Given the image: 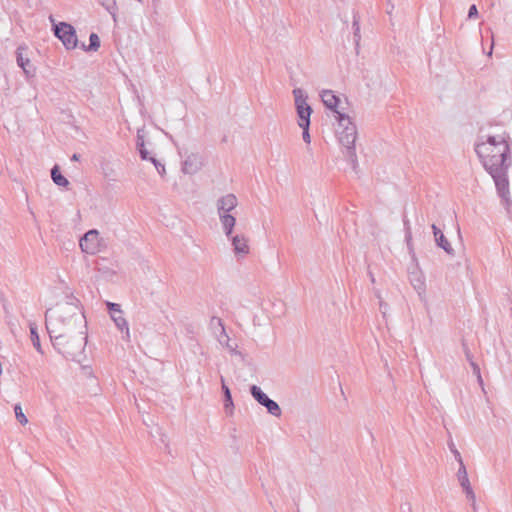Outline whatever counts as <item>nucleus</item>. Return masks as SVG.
Returning <instances> with one entry per match:
<instances>
[{
  "label": "nucleus",
  "mask_w": 512,
  "mask_h": 512,
  "mask_svg": "<svg viewBox=\"0 0 512 512\" xmlns=\"http://www.w3.org/2000/svg\"><path fill=\"white\" fill-rule=\"evenodd\" d=\"M220 221L222 223L225 235L231 237L233 229L236 224V218L230 213H219Z\"/></svg>",
  "instance_id": "dca6fc26"
},
{
  "label": "nucleus",
  "mask_w": 512,
  "mask_h": 512,
  "mask_svg": "<svg viewBox=\"0 0 512 512\" xmlns=\"http://www.w3.org/2000/svg\"><path fill=\"white\" fill-rule=\"evenodd\" d=\"M335 118L338 122L336 132L339 142L343 145L345 150L348 149V147H355V141L357 139V127L355 123H353L351 118L345 113H338V115H335Z\"/></svg>",
  "instance_id": "7ed1b4c3"
},
{
  "label": "nucleus",
  "mask_w": 512,
  "mask_h": 512,
  "mask_svg": "<svg viewBox=\"0 0 512 512\" xmlns=\"http://www.w3.org/2000/svg\"><path fill=\"white\" fill-rule=\"evenodd\" d=\"M359 16L357 13H354L353 14V23H352V27H353V36H354V42H355V45L356 47L359 45V41L361 39V36H360V24H359Z\"/></svg>",
  "instance_id": "393cba45"
},
{
  "label": "nucleus",
  "mask_w": 512,
  "mask_h": 512,
  "mask_svg": "<svg viewBox=\"0 0 512 512\" xmlns=\"http://www.w3.org/2000/svg\"><path fill=\"white\" fill-rule=\"evenodd\" d=\"M55 35L62 41L67 49H74L77 46V36L74 28L65 22L55 25Z\"/></svg>",
  "instance_id": "39448f33"
},
{
  "label": "nucleus",
  "mask_w": 512,
  "mask_h": 512,
  "mask_svg": "<svg viewBox=\"0 0 512 512\" xmlns=\"http://www.w3.org/2000/svg\"><path fill=\"white\" fill-rule=\"evenodd\" d=\"M237 206V198L234 194H227L217 202L218 213H229Z\"/></svg>",
  "instance_id": "ddd939ff"
},
{
  "label": "nucleus",
  "mask_w": 512,
  "mask_h": 512,
  "mask_svg": "<svg viewBox=\"0 0 512 512\" xmlns=\"http://www.w3.org/2000/svg\"><path fill=\"white\" fill-rule=\"evenodd\" d=\"M89 41H90V44H89L88 50H90V51L98 50V48L100 47V39H99L98 35L95 33H92L89 37Z\"/></svg>",
  "instance_id": "c756f323"
},
{
  "label": "nucleus",
  "mask_w": 512,
  "mask_h": 512,
  "mask_svg": "<svg viewBox=\"0 0 512 512\" xmlns=\"http://www.w3.org/2000/svg\"><path fill=\"white\" fill-rule=\"evenodd\" d=\"M346 159L351 163L352 169L355 173H358V160L356 155L355 147H348V149L343 151Z\"/></svg>",
  "instance_id": "4be33fe9"
},
{
  "label": "nucleus",
  "mask_w": 512,
  "mask_h": 512,
  "mask_svg": "<svg viewBox=\"0 0 512 512\" xmlns=\"http://www.w3.org/2000/svg\"><path fill=\"white\" fill-rule=\"evenodd\" d=\"M161 442L165 444L166 447H168L167 439L165 435H162Z\"/></svg>",
  "instance_id": "a19ab883"
},
{
  "label": "nucleus",
  "mask_w": 512,
  "mask_h": 512,
  "mask_svg": "<svg viewBox=\"0 0 512 512\" xmlns=\"http://www.w3.org/2000/svg\"><path fill=\"white\" fill-rule=\"evenodd\" d=\"M474 150L483 168L494 180L496 190L506 191L508 170L512 165L509 134L488 135L485 141L475 143Z\"/></svg>",
  "instance_id": "f03ea898"
},
{
  "label": "nucleus",
  "mask_w": 512,
  "mask_h": 512,
  "mask_svg": "<svg viewBox=\"0 0 512 512\" xmlns=\"http://www.w3.org/2000/svg\"><path fill=\"white\" fill-rule=\"evenodd\" d=\"M222 338H223V336H222V335H220L219 342H220L221 344H224V341H223V339H222ZM224 338H226L225 345L227 346V348H229V349H230V351H232V352H234V353H238V352L235 350V348H234V347H232V346H231V344H229V340H230V339H229V337H228V335H227V334H226V336H224Z\"/></svg>",
  "instance_id": "f704fd0d"
},
{
  "label": "nucleus",
  "mask_w": 512,
  "mask_h": 512,
  "mask_svg": "<svg viewBox=\"0 0 512 512\" xmlns=\"http://www.w3.org/2000/svg\"><path fill=\"white\" fill-rule=\"evenodd\" d=\"M380 308H385V305H383L382 302H380Z\"/></svg>",
  "instance_id": "49530a36"
},
{
  "label": "nucleus",
  "mask_w": 512,
  "mask_h": 512,
  "mask_svg": "<svg viewBox=\"0 0 512 512\" xmlns=\"http://www.w3.org/2000/svg\"><path fill=\"white\" fill-rule=\"evenodd\" d=\"M29 328H30V335H31V341H32L33 346L39 353L43 354V350L41 347L40 338H39V335L37 332L36 325L34 323H30Z\"/></svg>",
  "instance_id": "5701e85b"
},
{
  "label": "nucleus",
  "mask_w": 512,
  "mask_h": 512,
  "mask_svg": "<svg viewBox=\"0 0 512 512\" xmlns=\"http://www.w3.org/2000/svg\"><path fill=\"white\" fill-rule=\"evenodd\" d=\"M477 380H478L479 384H480L481 386H483V380H482V377L480 376V378H477Z\"/></svg>",
  "instance_id": "79ce46f5"
},
{
  "label": "nucleus",
  "mask_w": 512,
  "mask_h": 512,
  "mask_svg": "<svg viewBox=\"0 0 512 512\" xmlns=\"http://www.w3.org/2000/svg\"><path fill=\"white\" fill-rule=\"evenodd\" d=\"M292 93L294 96L295 108L298 116V125L311 124L310 117L313 113V109L307 103V93L301 88H295Z\"/></svg>",
  "instance_id": "20e7f679"
},
{
  "label": "nucleus",
  "mask_w": 512,
  "mask_h": 512,
  "mask_svg": "<svg viewBox=\"0 0 512 512\" xmlns=\"http://www.w3.org/2000/svg\"><path fill=\"white\" fill-rule=\"evenodd\" d=\"M221 390L223 393V403H224V409L227 414H232L234 403L232 399V394L230 388L226 385L224 377L221 376Z\"/></svg>",
  "instance_id": "2eb2a0df"
},
{
  "label": "nucleus",
  "mask_w": 512,
  "mask_h": 512,
  "mask_svg": "<svg viewBox=\"0 0 512 512\" xmlns=\"http://www.w3.org/2000/svg\"><path fill=\"white\" fill-rule=\"evenodd\" d=\"M216 323H217V325H218V326H220V328H221V335H222V336H226V332H225V328H224V324H223V322H222V319H221V318H219V317L213 316V317L211 318V325L216 324Z\"/></svg>",
  "instance_id": "473e14b6"
},
{
  "label": "nucleus",
  "mask_w": 512,
  "mask_h": 512,
  "mask_svg": "<svg viewBox=\"0 0 512 512\" xmlns=\"http://www.w3.org/2000/svg\"><path fill=\"white\" fill-rule=\"evenodd\" d=\"M407 506L408 511H411V505L409 503L405 504Z\"/></svg>",
  "instance_id": "37998d69"
},
{
  "label": "nucleus",
  "mask_w": 512,
  "mask_h": 512,
  "mask_svg": "<svg viewBox=\"0 0 512 512\" xmlns=\"http://www.w3.org/2000/svg\"><path fill=\"white\" fill-rule=\"evenodd\" d=\"M380 308H385V305H383L382 302H380Z\"/></svg>",
  "instance_id": "a18cd8bd"
},
{
  "label": "nucleus",
  "mask_w": 512,
  "mask_h": 512,
  "mask_svg": "<svg viewBox=\"0 0 512 512\" xmlns=\"http://www.w3.org/2000/svg\"><path fill=\"white\" fill-rule=\"evenodd\" d=\"M149 161L155 166L159 175L161 177H164V175L166 174L165 165L162 164L157 158H155L153 156L149 159Z\"/></svg>",
  "instance_id": "c85d7f7f"
},
{
  "label": "nucleus",
  "mask_w": 512,
  "mask_h": 512,
  "mask_svg": "<svg viewBox=\"0 0 512 512\" xmlns=\"http://www.w3.org/2000/svg\"><path fill=\"white\" fill-rule=\"evenodd\" d=\"M498 196L501 198L503 205L507 211V214L512 216V201L509 198V184L506 187V191L500 192L499 190H496Z\"/></svg>",
  "instance_id": "b1692460"
},
{
  "label": "nucleus",
  "mask_w": 512,
  "mask_h": 512,
  "mask_svg": "<svg viewBox=\"0 0 512 512\" xmlns=\"http://www.w3.org/2000/svg\"><path fill=\"white\" fill-rule=\"evenodd\" d=\"M45 317L54 348L73 360L81 355L87 342V324L79 301L69 298L58 302L46 311Z\"/></svg>",
  "instance_id": "f257e3e1"
},
{
  "label": "nucleus",
  "mask_w": 512,
  "mask_h": 512,
  "mask_svg": "<svg viewBox=\"0 0 512 512\" xmlns=\"http://www.w3.org/2000/svg\"><path fill=\"white\" fill-rule=\"evenodd\" d=\"M478 16H479V12H478L477 6L475 4H472L469 7L467 18L470 20V19H475Z\"/></svg>",
  "instance_id": "2f4dec72"
},
{
  "label": "nucleus",
  "mask_w": 512,
  "mask_h": 512,
  "mask_svg": "<svg viewBox=\"0 0 512 512\" xmlns=\"http://www.w3.org/2000/svg\"><path fill=\"white\" fill-rule=\"evenodd\" d=\"M403 224H404L405 235H407V231H411V227H410V222L406 217H404V219H403Z\"/></svg>",
  "instance_id": "e433bc0d"
},
{
  "label": "nucleus",
  "mask_w": 512,
  "mask_h": 512,
  "mask_svg": "<svg viewBox=\"0 0 512 512\" xmlns=\"http://www.w3.org/2000/svg\"><path fill=\"white\" fill-rule=\"evenodd\" d=\"M80 248L87 254H96L100 251L101 241L97 230H90L80 239Z\"/></svg>",
  "instance_id": "423d86ee"
},
{
  "label": "nucleus",
  "mask_w": 512,
  "mask_h": 512,
  "mask_svg": "<svg viewBox=\"0 0 512 512\" xmlns=\"http://www.w3.org/2000/svg\"><path fill=\"white\" fill-rule=\"evenodd\" d=\"M250 394L252 395V397L258 402V404H260L261 406L263 405L264 402L267 401V399L269 398V396L263 392V390L257 386V385H251L250 386Z\"/></svg>",
  "instance_id": "6ab92c4d"
},
{
  "label": "nucleus",
  "mask_w": 512,
  "mask_h": 512,
  "mask_svg": "<svg viewBox=\"0 0 512 512\" xmlns=\"http://www.w3.org/2000/svg\"><path fill=\"white\" fill-rule=\"evenodd\" d=\"M23 48L19 47L17 50V64L23 69L27 76H32L34 71L29 69L30 60L23 56Z\"/></svg>",
  "instance_id": "a211bd4d"
},
{
  "label": "nucleus",
  "mask_w": 512,
  "mask_h": 512,
  "mask_svg": "<svg viewBox=\"0 0 512 512\" xmlns=\"http://www.w3.org/2000/svg\"><path fill=\"white\" fill-rule=\"evenodd\" d=\"M299 127L302 129V138L303 141L307 144H310L311 142V136H310V124H303L299 125Z\"/></svg>",
  "instance_id": "7c9ffc66"
},
{
  "label": "nucleus",
  "mask_w": 512,
  "mask_h": 512,
  "mask_svg": "<svg viewBox=\"0 0 512 512\" xmlns=\"http://www.w3.org/2000/svg\"><path fill=\"white\" fill-rule=\"evenodd\" d=\"M14 413H15V417H16L17 421L21 425L25 426L28 423V419H27L26 415L24 414L23 409L20 404H16L14 406Z\"/></svg>",
  "instance_id": "a878e982"
},
{
  "label": "nucleus",
  "mask_w": 512,
  "mask_h": 512,
  "mask_svg": "<svg viewBox=\"0 0 512 512\" xmlns=\"http://www.w3.org/2000/svg\"><path fill=\"white\" fill-rule=\"evenodd\" d=\"M370 279L372 280V282H374V277L372 274H370Z\"/></svg>",
  "instance_id": "c03bdc74"
},
{
  "label": "nucleus",
  "mask_w": 512,
  "mask_h": 512,
  "mask_svg": "<svg viewBox=\"0 0 512 512\" xmlns=\"http://www.w3.org/2000/svg\"><path fill=\"white\" fill-rule=\"evenodd\" d=\"M139 2H142V0H138Z\"/></svg>",
  "instance_id": "de8ad7c7"
},
{
  "label": "nucleus",
  "mask_w": 512,
  "mask_h": 512,
  "mask_svg": "<svg viewBox=\"0 0 512 512\" xmlns=\"http://www.w3.org/2000/svg\"><path fill=\"white\" fill-rule=\"evenodd\" d=\"M463 349H464V353H465L467 361L469 362V364H471V361H474L473 355L465 343H463Z\"/></svg>",
  "instance_id": "c9c22d12"
},
{
  "label": "nucleus",
  "mask_w": 512,
  "mask_h": 512,
  "mask_svg": "<svg viewBox=\"0 0 512 512\" xmlns=\"http://www.w3.org/2000/svg\"><path fill=\"white\" fill-rule=\"evenodd\" d=\"M51 178L53 182L58 186L67 187L69 185V181L60 173L59 167L57 165L54 166L51 170Z\"/></svg>",
  "instance_id": "aec40b11"
},
{
  "label": "nucleus",
  "mask_w": 512,
  "mask_h": 512,
  "mask_svg": "<svg viewBox=\"0 0 512 512\" xmlns=\"http://www.w3.org/2000/svg\"><path fill=\"white\" fill-rule=\"evenodd\" d=\"M202 157L198 153H191L182 163V171L185 174L193 175L202 167Z\"/></svg>",
  "instance_id": "6e6552de"
},
{
  "label": "nucleus",
  "mask_w": 512,
  "mask_h": 512,
  "mask_svg": "<svg viewBox=\"0 0 512 512\" xmlns=\"http://www.w3.org/2000/svg\"><path fill=\"white\" fill-rule=\"evenodd\" d=\"M144 137H145L144 129H138L135 147H136V151L139 153L141 160L149 161V159L152 156L150 155V152L146 148Z\"/></svg>",
  "instance_id": "4468645a"
},
{
  "label": "nucleus",
  "mask_w": 512,
  "mask_h": 512,
  "mask_svg": "<svg viewBox=\"0 0 512 512\" xmlns=\"http://www.w3.org/2000/svg\"><path fill=\"white\" fill-rule=\"evenodd\" d=\"M410 282L419 297L422 299L426 292V285L424 277L420 273H412L410 276Z\"/></svg>",
  "instance_id": "f3484780"
},
{
  "label": "nucleus",
  "mask_w": 512,
  "mask_h": 512,
  "mask_svg": "<svg viewBox=\"0 0 512 512\" xmlns=\"http://www.w3.org/2000/svg\"><path fill=\"white\" fill-rule=\"evenodd\" d=\"M79 159H80V155H78V154H73L71 157L72 161H79Z\"/></svg>",
  "instance_id": "ea45409f"
},
{
  "label": "nucleus",
  "mask_w": 512,
  "mask_h": 512,
  "mask_svg": "<svg viewBox=\"0 0 512 512\" xmlns=\"http://www.w3.org/2000/svg\"><path fill=\"white\" fill-rule=\"evenodd\" d=\"M457 479L459 481L460 486L466 494V497L469 501H474V491L470 484L466 467L464 463H461L457 472Z\"/></svg>",
  "instance_id": "1a4fd4ad"
},
{
  "label": "nucleus",
  "mask_w": 512,
  "mask_h": 512,
  "mask_svg": "<svg viewBox=\"0 0 512 512\" xmlns=\"http://www.w3.org/2000/svg\"><path fill=\"white\" fill-rule=\"evenodd\" d=\"M321 100L324 104V106L331 110L335 115H338V113H341L338 110V106L340 103V98L333 93L332 90H324L321 93Z\"/></svg>",
  "instance_id": "f8f14e48"
},
{
  "label": "nucleus",
  "mask_w": 512,
  "mask_h": 512,
  "mask_svg": "<svg viewBox=\"0 0 512 512\" xmlns=\"http://www.w3.org/2000/svg\"><path fill=\"white\" fill-rule=\"evenodd\" d=\"M228 238L231 240L233 251L237 257H243L249 253L248 240L244 235H231Z\"/></svg>",
  "instance_id": "9b49d317"
},
{
  "label": "nucleus",
  "mask_w": 512,
  "mask_h": 512,
  "mask_svg": "<svg viewBox=\"0 0 512 512\" xmlns=\"http://www.w3.org/2000/svg\"><path fill=\"white\" fill-rule=\"evenodd\" d=\"M471 506H472V509L474 512L477 511V506H476V497L474 496V501H471Z\"/></svg>",
  "instance_id": "58836bf2"
},
{
  "label": "nucleus",
  "mask_w": 512,
  "mask_h": 512,
  "mask_svg": "<svg viewBox=\"0 0 512 512\" xmlns=\"http://www.w3.org/2000/svg\"><path fill=\"white\" fill-rule=\"evenodd\" d=\"M452 452H453V454H454V456H455L456 460L458 461L459 466L461 465V463H464V462H463V460H462V457H461V455H460V453H459V451H458V450H456V449H452Z\"/></svg>",
  "instance_id": "4c0bfd02"
},
{
  "label": "nucleus",
  "mask_w": 512,
  "mask_h": 512,
  "mask_svg": "<svg viewBox=\"0 0 512 512\" xmlns=\"http://www.w3.org/2000/svg\"><path fill=\"white\" fill-rule=\"evenodd\" d=\"M405 242H406L407 249H408L409 254L411 255L412 259L416 260L411 231H407V235H405Z\"/></svg>",
  "instance_id": "cd10ccee"
},
{
  "label": "nucleus",
  "mask_w": 512,
  "mask_h": 512,
  "mask_svg": "<svg viewBox=\"0 0 512 512\" xmlns=\"http://www.w3.org/2000/svg\"><path fill=\"white\" fill-rule=\"evenodd\" d=\"M263 407L266 408L267 412L275 417H280L282 414V410L279 406V404L272 400L271 398H268L266 402L263 403Z\"/></svg>",
  "instance_id": "412c9836"
},
{
  "label": "nucleus",
  "mask_w": 512,
  "mask_h": 512,
  "mask_svg": "<svg viewBox=\"0 0 512 512\" xmlns=\"http://www.w3.org/2000/svg\"><path fill=\"white\" fill-rule=\"evenodd\" d=\"M108 313L115 326L123 331L126 328L127 321L125 318V312L121 309V306L117 303L107 302Z\"/></svg>",
  "instance_id": "0eeeda50"
},
{
  "label": "nucleus",
  "mask_w": 512,
  "mask_h": 512,
  "mask_svg": "<svg viewBox=\"0 0 512 512\" xmlns=\"http://www.w3.org/2000/svg\"><path fill=\"white\" fill-rule=\"evenodd\" d=\"M101 5L106 8L107 11L112 15L113 19L116 20V14H115V6L116 2L115 0H99Z\"/></svg>",
  "instance_id": "bb28decb"
},
{
  "label": "nucleus",
  "mask_w": 512,
  "mask_h": 512,
  "mask_svg": "<svg viewBox=\"0 0 512 512\" xmlns=\"http://www.w3.org/2000/svg\"><path fill=\"white\" fill-rule=\"evenodd\" d=\"M470 366H471V368H472V372H473V374H474L477 378H480L481 371H480V367H479V365H478L475 361H471Z\"/></svg>",
  "instance_id": "72a5a7b5"
},
{
  "label": "nucleus",
  "mask_w": 512,
  "mask_h": 512,
  "mask_svg": "<svg viewBox=\"0 0 512 512\" xmlns=\"http://www.w3.org/2000/svg\"><path fill=\"white\" fill-rule=\"evenodd\" d=\"M431 227L433 230L434 240H435L436 245L439 248L443 249L447 255L454 256L455 251H454L451 243L448 241L446 236L441 231V229L439 227H437L435 224H432Z\"/></svg>",
  "instance_id": "9d476101"
}]
</instances>
